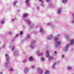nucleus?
I'll return each instance as SVG.
<instances>
[{
  "label": "nucleus",
  "instance_id": "nucleus-1",
  "mask_svg": "<svg viewBox=\"0 0 74 74\" xmlns=\"http://www.w3.org/2000/svg\"><path fill=\"white\" fill-rule=\"evenodd\" d=\"M5 56L6 57V64H8V60H9V57H8V55L7 54H5Z\"/></svg>",
  "mask_w": 74,
  "mask_h": 74
},
{
  "label": "nucleus",
  "instance_id": "nucleus-2",
  "mask_svg": "<svg viewBox=\"0 0 74 74\" xmlns=\"http://www.w3.org/2000/svg\"><path fill=\"white\" fill-rule=\"evenodd\" d=\"M57 44L56 45V46L55 47H58L59 45H60V44H61V42L59 41L58 42H56Z\"/></svg>",
  "mask_w": 74,
  "mask_h": 74
},
{
  "label": "nucleus",
  "instance_id": "nucleus-3",
  "mask_svg": "<svg viewBox=\"0 0 74 74\" xmlns=\"http://www.w3.org/2000/svg\"><path fill=\"white\" fill-rule=\"evenodd\" d=\"M59 35H58L57 36V37H55L54 38L55 41L56 42H57L58 41V37H59Z\"/></svg>",
  "mask_w": 74,
  "mask_h": 74
},
{
  "label": "nucleus",
  "instance_id": "nucleus-4",
  "mask_svg": "<svg viewBox=\"0 0 74 74\" xmlns=\"http://www.w3.org/2000/svg\"><path fill=\"white\" fill-rule=\"evenodd\" d=\"M36 54L38 55V56H41L42 54V53L41 52H40L39 51H38L37 52Z\"/></svg>",
  "mask_w": 74,
  "mask_h": 74
},
{
  "label": "nucleus",
  "instance_id": "nucleus-5",
  "mask_svg": "<svg viewBox=\"0 0 74 74\" xmlns=\"http://www.w3.org/2000/svg\"><path fill=\"white\" fill-rule=\"evenodd\" d=\"M49 50H47L46 52V53H47V54H46L47 58L48 57V56H49L50 55L48 53H49Z\"/></svg>",
  "mask_w": 74,
  "mask_h": 74
},
{
  "label": "nucleus",
  "instance_id": "nucleus-6",
  "mask_svg": "<svg viewBox=\"0 0 74 74\" xmlns=\"http://www.w3.org/2000/svg\"><path fill=\"white\" fill-rule=\"evenodd\" d=\"M74 43V40L73 39L71 40L70 45H73V44Z\"/></svg>",
  "mask_w": 74,
  "mask_h": 74
},
{
  "label": "nucleus",
  "instance_id": "nucleus-7",
  "mask_svg": "<svg viewBox=\"0 0 74 74\" xmlns=\"http://www.w3.org/2000/svg\"><path fill=\"white\" fill-rule=\"evenodd\" d=\"M47 57L48 58V60H51V59H53V56H49L48 57Z\"/></svg>",
  "mask_w": 74,
  "mask_h": 74
},
{
  "label": "nucleus",
  "instance_id": "nucleus-8",
  "mask_svg": "<svg viewBox=\"0 0 74 74\" xmlns=\"http://www.w3.org/2000/svg\"><path fill=\"white\" fill-rule=\"evenodd\" d=\"M25 1L26 2L27 5H30L29 4V0H25Z\"/></svg>",
  "mask_w": 74,
  "mask_h": 74
},
{
  "label": "nucleus",
  "instance_id": "nucleus-9",
  "mask_svg": "<svg viewBox=\"0 0 74 74\" xmlns=\"http://www.w3.org/2000/svg\"><path fill=\"white\" fill-rule=\"evenodd\" d=\"M29 60H30V61H32L33 60V57H30L28 58Z\"/></svg>",
  "mask_w": 74,
  "mask_h": 74
},
{
  "label": "nucleus",
  "instance_id": "nucleus-10",
  "mask_svg": "<svg viewBox=\"0 0 74 74\" xmlns=\"http://www.w3.org/2000/svg\"><path fill=\"white\" fill-rule=\"evenodd\" d=\"M28 70H29V69H27V68H25V73H27V72H28Z\"/></svg>",
  "mask_w": 74,
  "mask_h": 74
},
{
  "label": "nucleus",
  "instance_id": "nucleus-11",
  "mask_svg": "<svg viewBox=\"0 0 74 74\" xmlns=\"http://www.w3.org/2000/svg\"><path fill=\"white\" fill-rule=\"evenodd\" d=\"M53 37V36H52L50 35L48 37V38L49 39V40H51V39H52V38Z\"/></svg>",
  "mask_w": 74,
  "mask_h": 74
},
{
  "label": "nucleus",
  "instance_id": "nucleus-12",
  "mask_svg": "<svg viewBox=\"0 0 74 74\" xmlns=\"http://www.w3.org/2000/svg\"><path fill=\"white\" fill-rule=\"evenodd\" d=\"M58 12L59 14H60L61 12H62V9H58Z\"/></svg>",
  "mask_w": 74,
  "mask_h": 74
},
{
  "label": "nucleus",
  "instance_id": "nucleus-13",
  "mask_svg": "<svg viewBox=\"0 0 74 74\" xmlns=\"http://www.w3.org/2000/svg\"><path fill=\"white\" fill-rule=\"evenodd\" d=\"M49 73V71H45V73L44 74H48Z\"/></svg>",
  "mask_w": 74,
  "mask_h": 74
},
{
  "label": "nucleus",
  "instance_id": "nucleus-14",
  "mask_svg": "<svg viewBox=\"0 0 74 74\" xmlns=\"http://www.w3.org/2000/svg\"><path fill=\"white\" fill-rule=\"evenodd\" d=\"M27 15L28 14L27 13H26V14H23V16H24V17H26L27 16Z\"/></svg>",
  "mask_w": 74,
  "mask_h": 74
},
{
  "label": "nucleus",
  "instance_id": "nucleus-15",
  "mask_svg": "<svg viewBox=\"0 0 74 74\" xmlns=\"http://www.w3.org/2000/svg\"><path fill=\"white\" fill-rule=\"evenodd\" d=\"M17 2L18 1H17L14 2V3H13V5H16V4L17 3Z\"/></svg>",
  "mask_w": 74,
  "mask_h": 74
},
{
  "label": "nucleus",
  "instance_id": "nucleus-16",
  "mask_svg": "<svg viewBox=\"0 0 74 74\" xmlns=\"http://www.w3.org/2000/svg\"><path fill=\"white\" fill-rule=\"evenodd\" d=\"M67 1V0H63V2L64 3H66Z\"/></svg>",
  "mask_w": 74,
  "mask_h": 74
},
{
  "label": "nucleus",
  "instance_id": "nucleus-17",
  "mask_svg": "<svg viewBox=\"0 0 74 74\" xmlns=\"http://www.w3.org/2000/svg\"><path fill=\"white\" fill-rule=\"evenodd\" d=\"M44 60H45V59H44V58H42L41 59V61H44Z\"/></svg>",
  "mask_w": 74,
  "mask_h": 74
},
{
  "label": "nucleus",
  "instance_id": "nucleus-18",
  "mask_svg": "<svg viewBox=\"0 0 74 74\" xmlns=\"http://www.w3.org/2000/svg\"><path fill=\"white\" fill-rule=\"evenodd\" d=\"M68 69H69V70H71V69L72 68H71V67L69 66L68 67Z\"/></svg>",
  "mask_w": 74,
  "mask_h": 74
},
{
  "label": "nucleus",
  "instance_id": "nucleus-19",
  "mask_svg": "<svg viewBox=\"0 0 74 74\" xmlns=\"http://www.w3.org/2000/svg\"><path fill=\"white\" fill-rule=\"evenodd\" d=\"M72 15L73 17V23H74V14H72Z\"/></svg>",
  "mask_w": 74,
  "mask_h": 74
},
{
  "label": "nucleus",
  "instance_id": "nucleus-20",
  "mask_svg": "<svg viewBox=\"0 0 74 74\" xmlns=\"http://www.w3.org/2000/svg\"><path fill=\"white\" fill-rule=\"evenodd\" d=\"M41 32H44V30L42 29V28H41Z\"/></svg>",
  "mask_w": 74,
  "mask_h": 74
},
{
  "label": "nucleus",
  "instance_id": "nucleus-21",
  "mask_svg": "<svg viewBox=\"0 0 74 74\" xmlns=\"http://www.w3.org/2000/svg\"><path fill=\"white\" fill-rule=\"evenodd\" d=\"M39 1L40 2H42V3H44V1H42V0H39Z\"/></svg>",
  "mask_w": 74,
  "mask_h": 74
},
{
  "label": "nucleus",
  "instance_id": "nucleus-22",
  "mask_svg": "<svg viewBox=\"0 0 74 74\" xmlns=\"http://www.w3.org/2000/svg\"><path fill=\"white\" fill-rule=\"evenodd\" d=\"M4 22H5V21H2L1 22V24H3V23H4Z\"/></svg>",
  "mask_w": 74,
  "mask_h": 74
},
{
  "label": "nucleus",
  "instance_id": "nucleus-23",
  "mask_svg": "<svg viewBox=\"0 0 74 74\" xmlns=\"http://www.w3.org/2000/svg\"><path fill=\"white\" fill-rule=\"evenodd\" d=\"M22 34H23V32L22 31H21L20 32V35H22Z\"/></svg>",
  "mask_w": 74,
  "mask_h": 74
},
{
  "label": "nucleus",
  "instance_id": "nucleus-24",
  "mask_svg": "<svg viewBox=\"0 0 74 74\" xmlns=\"http://www.w3.org/2000/svg\"><path fill=\"white\" fill-rule=\"evenodd\" d=\"M69 44L67 45V46L66 47V49H67V48H68V47H69Z\"/></svg>",
  "mask_w": 74,
  "mask_h": 74
},
{
  "label": "nucleus",
  "instance_id": "nucleus-25",
  "mask_svg": "<svg viewBox=\"0 0 74 74\" xmlns=\"http://www.w3.org/2000/svg\"><path fill=\"white\" fill-rule=\"evenodd\" d=\"M10 71H13V69H12V68H10Z\"/></svg>",
  "mask_w": 74,
  "mask_h": 74
},
{
  "label": "nucleus",
  "instance_id": "nucleus-26",
  "mask_svg": "<svg viewBox=\"0 0 74 74\" xmlns=\"http://www.w3.org/2000/svg\"><path fill=\"white\" fill-rule=\"evenodd\" d=\"M61 56L62 58H64V55L63 54Z\"/></svg>",
  "mask_w": 74,
  "mask_h": 74
},
{
  "label": "nucleus",
  "instance_id": "nucleus-27",
  "mask_svg": "<svg viewBox=\"0 0 74 74\" xmlns=\"http://www.w3.org/2000/svg\"><path fill=\"white\" fill-rule=\"evenodd\" d=\"M9 34H10V35H11V34H12V33L11 32H9Z\"/></svg>",
  "mask_w": 74,
  "mask_h": 74
},
{
  "label": "nucleus",
  "instance_id": "nucleus-28",
  "mask_svg": "<svg viewBox=\"0 0 74 74\" xmlns=\"http://www.w3.org/2000/svg\"><path fill=\"white\" fill-rule=\"evenodd\" d=\"M12 50V51H14V46H13V48Z\"/></svg>",
  "mask_w": 74,
  "mask_h": 74
},
{
  "label": "nucleus",
  "instance_id": "nucleus-29",
  "mask_svg": "<svg viewBox=\"0 0 74 74\" xmlns=\"http://www.w3.org/2000/svg\"><path fill=\"white\" fill-rule=\"evenodd\" d=\"M43 3H42L41 4V6H42H42H43Z\"/></svg>",
  "mask_w": 74,
  "mask_h": 74
},
{
  "label": "nucleus",
  "instance_id": "nucleus-30",
  "mask_svg": "<svg viewBox=\"0 0 74 74\" xmlns=\"http://www.w3.org/2000/svg\"><path fill=\"white\" fill-rule=\"evenodd\" d=\"M50 1V0H47V2L49 3Z\"/></svg>",
  "mask_w": 74,
  "mask_h": 74
},
{
  "label": "nucleus",
  "instance_id": "nucleus-31",
  "mask_svg": "<svg viewBox=\"0 0 74 74\" xmlns=\"http://www.w3.org/2000/svg\"><path fill=\"white\" fill-rule=\"evenodd\" d=\"M36 42V41H35V40H34V41L33 42H32V43H35Z\"/></svg>",
  "mask_w": 74,
  "mask_h": 74
},
{
  "label": "nucleus",
  "instance_id": "nucleus-32",
  "mask_svg": "<svg viewBox=\"0 0 74 74\" xmlns=\"http://www.w3.org/2000/svg\"><path fill=\"white\" fill-rule=\"evenodd\" d=\"M30 23H31V22H29L28 23V24H29V25H30Z\"/></svg>",
  "mask_w": 74,
  "mask_h": 74
},
{
  "label": "nucleus",
  "instance_id": "nucleus-33",
  "mask_svg": "<svg viewBox=\"0 0 74 74\" xmlns=\"http://www.w3.org/2000/svg\"><path fill=\"white\" fill-rule=\"evenodd\" d=\"M32 68L33 69H34V66H32Z\"/></svg>",
  "mask_w": 74,
  "mask_h": 74
},
{
  "label": "nucleus",
  "instance_id": "nucleus-34",
  "mask_svg": "<svg viewBox=\"0 0 74 74\" xmlns=\"http://www.w3.org/2000/svg\"><path fill=\"white\" fill-rule=\"evenodd\" d=\"M18 36H19V34H17L16 35V37H18Z\"/></svg>",
  "mask_w": 74,
  "mask_h": 74
},
{
  "label": "nucleus",
  "instance_id": "nucleus-35",
  "mask_svg": "<svg viewBox=\"0 0 74 74\" xmlns=\"http://www.w3.org/2000/svg\"><path fill=\"white\" fill-rule=\"evenodd\" d=\"M30 38V36H28V38L29 39Z\"/></svg>",
  "mask_w": 74,
  "mask_h": 74
},
{
  "label": "nucleus",
  "instance_id": "nucleus-36",
  "mask_svg": "<svg viewBox=\"0 0 74 74\" xmlns=\"http://www.w3.org/2000/svg\"><path fill=\"white\" fill-rule=\"evenodd\" d=\"M55 64H56V63H55L53 65V66H55Z\"/></svg>",
  "mask_w": 74,
  "mask_h": 74
},
{
  "label": "nucleus",
  "instance_id": "nucleus-37",
  "mask_svg": "<svg viewBox=\"0 0 74 74\" xmlns=\"http://www.w3.org/2000/svg\"><path fill=\"white\" fill-rule=\"evenodd\" d=\"M57 53V52L56 51H55L54 52V53Z\"/></svg>",
  "mask_w": 74,
  "mask_h": 74
},
{
  "label": "nucleus",
  "instance_id": "nucleus-38",
  "mask_svg": "<svg viewBox=\"0 0 74 74\" xmlns=\"http://www.w3.org/2000/svg\"><path fill=\"white\" fill-rule=\"evenodd\" d=\"M41 73H43V71H41Z\"/></svg>",
  "mask_w": 74,
  "mask_h": 74
},
{
  "label": "nucleus",
  "instance_id": "nucleus-39",
  "mask_svg": "<svg viewBox=\"0 0 74 74\" xmlns=\"http://www.w3.org/2000/svg\"><path fill=\"white\" fill-rule=\"evenodd\" d=\"M12 42H14V40H12Z\"/></svg>",
  "mask_w": 74,
  "mask_h": 74
},
{
  "label": "nucleus",
  "instance_id": "nucleus-40",
  "mask_svg": "<svg viewBox=\"0 0 74 74\" xmlns=\"http://www.w3.org/2000/svg\"><path fill=\"white\" fill-rule=\"evenodd\" d=\"M14 21V20L13 19L12 21V22H13V21Z\"/></svg>",
  "mask_w": 74,
  "mask_h": 74
},
{
  "label": "nucleus",
  "instance_id": "nucleus-41",
  "mask_svg": "<svg viewBox=\"0 0 74 74\" xmlns=\"http://www.w3.org/2000/svg\"><path fill=\"white\" fill-rule=\"evenodd\" d=\"M48 25H50V23H49L48 24Z\"/></svg>",
  "mask_w": 74,
  "mask_h": 74
},
{
  "label": "nucleus",
  "instance_id": "nucleus-42",
  "mask_svg": "<svg viewBox=\"0 0 74 74\" xmlns=\"http://www.w3.org/2000/svg\"><path fill=\"white\" fill-rule=\"evenodd\" d=\"M0 74H2V72H1L0 73Z\"/></svg>",
  "mask_w": 74,
  "mask_h": 74
},
{
  "label": "nucleus",
  "instance_id": "nucleus-43",
  "mask_svg": "<svg viewBox=\"0 0 74 74\" xmlns=\"http://www.w3.org/2000/svg\"><path fill=\"white\" fill-rule=\"evenodd\" d=\"M25 62H26V60H25Z\"/></svg>",
  "mask_w": 74,
  "mask_h": 74
},
{
  "label": "nucleus",
  "instance_id": "nucleus-44",
  "mask_svg": "<svg viewBox=\"0 0 74 74\" xmlns=\"http://www.w3.org/2000/svg\"><path fill=\"white\" fill-rule=\"evenodd\" d=\"M40 70V69H39V70Z\"/></svg>",
  "mask_w": 74,
  "mask_h": 74
},
{
  "label": "nucleus",
  "instance_id": "nucleus-45",
  "mask_svg": "<svg viewBox=\"0 0 74 74\" xmlns=\"http://www.w3.org/2000/svg\"><path fill=\"white\" fill-rule=\"evenodd\" d=\"M38 8H39V7H38Z\"/></svg>",
  "mask_w": 74,
  "mask_h": 74
}]
</instances>
